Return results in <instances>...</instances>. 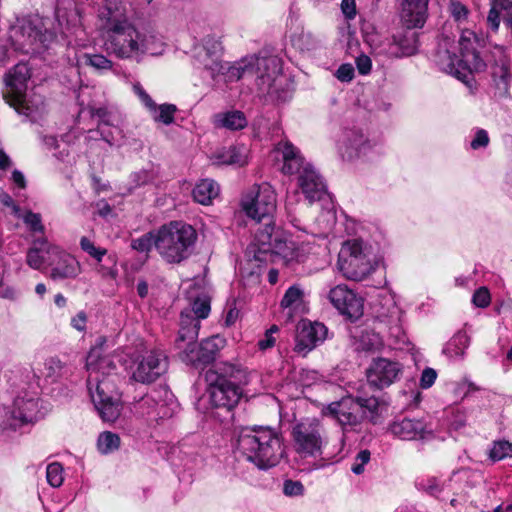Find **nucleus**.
I'll return each mask as SVG.
<instances>
[{
	"label": "nucleus",
	"mask_w": 512,
	"mask_h": 512,
	"mask_svg": "<svg viewBox=\"0 0 512 512\" xmlns=\"http://www.w3.org/2000/svg\"><path fill=\"white\" fill-rule=\"evenodd\" d=\"M51 247L59 246L50 243L45 237L35 239L26 254L27 265L34 270H43L52 258L49 251Z\"/></svg>",
	"instance_id": "c756f323"
},
{
	"label": "nucleus",
	"mask_w": 512,
	"mask_h": 512,
	"mask_svg": "<svg viewBox=\"0 0 512 512\" xmlns=\"http://www.w3.org/2000/svg\"><path fill=\"white\" fill-rule=\"evenodd\" d=\"M179 405L167 387L153 389L134 403V412L151 420L170 418L178 411Z\"/></svg>",
	"instance_id": "4468645a"
},
{
	"label": "nucleus",
	"mask_w": 512,
	"mask_h": 512,
	"mask_svg": "<svg viewBox=\"0 0 512 512\" xmlns=\"http://www.w3.org/2000/svg\"><path fill=\"white\" fill-rule=\"evenodd\" d=\"M133 91L138 96L141 103L146 107V109L151 112H155L157 104L150 97V95L144 90L140 83H136L133 85Z\"/></svg>",
	"instance_id": "864d4df0"
},
{
	"label": "nucleus",
	"mask_w": 512,
	"mask_h": 512,
	"mask_svg": "<svg viewBox=\"0 0 512 512\" xmlns=\"http://www.w3.org/2000/svg\"><path fill=\"white\" fill-rule=\"evenodd\" d=\"M474 39H475V35L473 32L465 31L462 33V35L458 41L461 56H463V54H465V52L475 50L474 41H473Z\"/></svg>",
	"instance_id": "680f3d73"
},
{
	"label": "nucleus",
	"mask_w": 512,
	"mask_h": 512,
	"mask_svg": "<svg viewBox=\"0 0 512 512\" xmlns=\"http://www.w3.org/2000/svg\"><path fill=\"white\" fill-rule=\"evenodd\" d=\"M210 311V298L206 294H202L191 302V306L189 308H186L181 312L180 322L182 321L184 313H186L190 318L200 324V320L207 318Z\"/></svg>",
	"instance_id": "e433bc0d"
},
{
	"label": "nucleus",
	"mask_w": 512,
	"mask_h": 512,
	"mask_svg": "<svg viewBox=\"0 0 512 512\" xmlns=\"http://www.w3.org/2000/svg\"><path fill=\"white\" fill-rule=\"evenodd\" d=\"M293 450L302 460H317L323 456L327 445L326 429L317 418L297 422L291 431Z\"/></svg>",
	"instance_id": "6e6552de"
},
{
	"label": "nucleus",
	"mask_w": 512,
	"mask_h": 512,
	"mask_svg": "<svg viewBox=\"0 0 512 512\" xmlns=\"http://www.w3.org/2000/svg\"><path fill=\"white\" fill-rule=\"evenodd\" d=\"M500 19L512 32V0H494L487 17L491 29H498Z\"/></svg>",
	"instance_id": "2f4dec72"
},
{
	"label": "nucleus",
	"mask_w": 512,
	"mask_h": 512,
	"mask_svg": "<svg viewBox=\"0 0 512 512\" xmlns=\"http://www.w3.org/2000/svg\"><path fill=\"white\" fill-rule=\"evenodd\" d=\"M236 451L261 470L276 466L284 456L281 434L268 426L243 427L238 431Z\"/></svg>",
	"instance_id": "20e7f679"
},
{
	"label": "nucleus",
	"mask_w": 512,
	"mask_h": 512,
	"mask_svg": "<svg viewBox=\"0 0 512 512\" xmlns=\"http://www.w3.org/2000/svg\"><path fill=\"white\" fill-rule=\"evenodd\" d=\"M387 431L393 437L405 441L425 439L431 433L424 420L404 415L396 416L388 424Z\"/></svg>",
	"instance_id": "b1692460"
},
{
	"label": "nucleus",
	"mask_w": 512,
	"mask_h": 512,
	"mask_svg": "<svg viewBox=\"0 0 512 512\" xmlns=\"http://www.w3.org/2000/svg\"><path fill=\"white\" fill-rule=\"evenodd\" d=\"M337 266L347 279L361 281L374 269V255L362 240H348L340 249Z\"/></svg>",
	"instance_id": "9b49d317"
},
{
	"label": "nucleus",
	"mask_w": 512,
	"mask_h": 512,
	"mask_svg": "<svg viewBox=\"0 0 512 512\" xmlns=\"http://www.w3.org/2000/svg\"><path fill=\"white\" fill-rule=\"evenodd\" d=\"M378 406L376 397L359 396L342 398L340 401L330 403L323 409V414L336 419L344 431L355 429L364 417L363 408L374 411Z\"/></svg>",
	"instance_id": "ddd939ff"
},
{
	"label": "nucleus",
	"mask_w": 512,
	"mask_h": 512,
	"mask_svg": "<svg viewBox=\"0 0 512 512\" xmlns=\"http://www.w3.org/2000/svg\"><path fill=\"white\" fill-rule=\"evenodd\" d=\"M22 219L30 231L34 233H44L45 228L42 224V218L39 213L28 211L23 215Z\"/></svg>",
	"instance_id": "3c124183"
},
{
	"label": "nucleus",
	"mask_w": 512,
	"mask_h": 512,
	"mask_svg": "<svg viewBox=\"0 0 512 512\" xmlns=\"http://www.w3.org/2000/svg\"><path fill=\"white\" fill-rule=\"evenodd\" d=\"M52 258L49 261V277L53 281L75 279L81 273V264L70 253L59 247H51Z\"/></svg>",
	"instance_id": "4be33fe9"
},
{
	"label": "nucleus",
	"mask_w": 512,
	"mask_h": 512,
	"mask_svg": "<svg viewBox=\"0 0 512 512\" xmlns=\"http://www.w3.org/2000/svg\"><path fill=\"white\" fill-rule=\"evenodd\" d=\"M370 45L375 53L379 55L394 58L410 56L415 54L418 49L417 34L414 31L407 30L403 35L394 36L392 41L385 39L374 43V40H372Z\"/></svg>",
	"instance_id": "412c9836"
},
{
	"label": "nucleus",
	"mask_w": 512,
	"mask_h": 512,
	"mask_svg": "<svg viewBox=\"0 0 512 512\" xmlns=\"http://www.w3.org/2000/svg\"><path fill=\"white\" fill-rule=\"evenodd\" d=\"M498 53L499 54L491 67V75L497 94L499 96H506L508 94L512 78L510 60L502 50H498Z\"/></svg>",
	"instance_id": "c85d7f7f"
},
{
	"label": "nucleus",
	"mask_w": 512,
	"mask_h": 512,
	"mask_svg": "<svg viewBox=\"0 0 512 512\" xmlns=\"http://www.w3.org/2000/svg\"><path fill=\"white\" fill-rule=\"evenodd\" d=\"M46 479L50 486L58 488L64 481V469L61 463L52 462L46 467Z\"/></svg>",
	"instance_id": "c03bdc74"
},
{
	"label": "nucleus",
	"mask_w": 512,
	"mask_h": 512,
	"mask_svg": "<svg viewBox=\"0 0 512 512\" xmlns=\"http://www.w3.org/2000/svg\"><path fill=\"white\" fill-rule=\"evenodd\" d=\"M214 123L217 127L235 131L245 128L248 121L243 112L239 110H232L217 114L215 116Z\"/></svg>",
	"instance_id": "72a5a7b5"
},
{
	"label": "nucleus",
	"mask_w": 512,
	"mask_h": 512,
	"mask_svg": "<svg viewBox=\"0 0 512 512\" xmlns=\"http://www.w3.org/2000/svg\"><path fill=\"white\" fill-rule=\"evenodd\" d=\"M0 206L7 207L12 210V213L20 217V207L15 203L13 198L5 191L0 190Z\"/></svg>",
	"instance_id": "774afa93"
},
{
	"label": "nucleus",
	"mask_w": 512,
	"mask_h": 512,
	"mask_svg": "<svg viewBox=\"0 0 512 512\" xmlns=\"http://www.w3.org/2000/svg\"><path fill=\"white\" fill-rule=\"evenodd\" d=\"M156 236L157 230L148 232L139 238L132 239L131 248L140 253H148L153 246L155 247Z\"/></svg>",
	"instance_id": "49530a36"
},
{
	"label": "nucleus",
	"mask_w": 512,
	"mask_h": 512,
	"mask_svg": "<svg viewBox=\"0 0 512 512\" xmlns=\"http://www.w3.org/2000/svg\"><path fill=\"white\" fill-rule=\"evenodd\" d=\"M277 331L278 327L276 325H272L270 329L266 331L264 338L258 341V347L260 350L265 351L275 345L276 339L273 334Z\"/></svg>",
	"instance_id": "e2e57ef3"
},
{
	"label": "nucleus",
	"mask_w": 512,
	"mask_h": 512,
	"mask_svg": "<svg viewBox=\"0 0 512 512\" xmlns=\"http://www.w3.org/2000/svg\"><path fill=\"white\" fill-rule=\"evenodd\" d=\"M226 69L220 75H226L229 82L255 77L258 91L262 95L274 96L278 91L281 74V61L277 56L251 55L234 64L225 62Z\"/></svg>",
	"instance_id": "423d86ee"
},
{
	"label": "nucleus",
	"mask_w": 512,
	"mask_h": 512,
	"mask_svg": "<svg viewBox=\"0 0 512 512\" xmlns=\"http://www.w3.org/2000/svg\"><path fill=\"white\" fill-rule=\"evenodd\" d=\"M168 370V358L163 351L153 349L137 357L129 367V379L141 384H151Z\"/></svg>",
	"instance_id": "2eb2a0df"
},
{
	"label": "nucleus",
	"mask_w": 512,
	"mask_h": 512,
	"mask_svg": "<svg viewBox=\"0 0 512 512\" xmlns=\"http://www.w3.org/2000/svg\"><path fill=\"white\" fill-rule=\"evenodd\" d=\"M461 62L462 67H460L461 70H463V67L466 68L467 74H468V84L470 86V81L472 80V73L473 72H482L486 68V64L484 60L480 57V55L475 51L471 50L468 52H465L463 56H461Z\"/></svg>",
	"instance_id": "ea45409f"
},
{
	"label": "nucleus",
	"mask_w": 512,
	"mask_h": 512,
	"mask_svg": "<svg viewBox=\"0 0 512 512\" xmlns=\"http://www.w3.org/2000/svg\"><path fill=\"white\" fill-rule=\"evenodd\" d=\"M83 63L98 71H108L113 67L112 61L101 54H84Z\"/></svg>",
	"instance_id": "a18cd8bd"
},
{
	"label": "nucleus",
	"mask_w": 512,
	"mask_h": 512,
	"mask_svg": "<svg viewBox=\"0 0 512 512\" xmlns=\"http://www.w3.org/2000/svg\"><path fill=\"white\" fill-rule=\"evenodd\" d=\"M302 301V289L299 286L293 285L286 290L281 300V306L284 309H288V315L291 316V314L301 306Z\"/></svg>",
	"instance_id": "a19ab883"
},
{
	"label": "nucleus",
	"mask_w": 512,
	"mask_h": 512,
	"mask_svg": "<svg viewBox=\"0 0 512 512\" xmlns=\"http://www.w3.org/2000/svg\"><path fill=\"white\" fill-rule=\"evenodd\" d=\"M490 293L486 287L477 289L472 297V302L475 306L485 308L490 304Z\"/></svg>",
	"instance_id": "13d9d810"
},
{
	"label": "nucleus",
	"mask_w": 512,
	"mask_h": 512,
	"mask_svg": "<svg viewBox=\"0 0 512 512\" xmlns=\"http://www.w3.org/2000/svg\"><path fill=\"white\" fill-rule=\"evenodd\" d=\"M479 389L480 388L475 383L464 378L456 384L455 394L462 395V397L465 398Z\"/></svg>",
	"instance_id": "bf43d9fd"
},
{
	"label": "nucleus",
	"mask_w": 512,
	"mask_h": 512,
	"mask_svg": "<svg viewBox=\"0 0 512 512\" xmlns=\"http://www.w3.org/2000/svg\"><path fill=\"white\" fill-rule=\"evenodd\" d=\"M275 150L282 157L281 171L285 175H303L306 170H310L313 165L302 155L299 148L293 145L289 140H282L277 143Z\"/></svg>",
	"instance_id": "a878e982"
},
{
	"label": "nucleus",
	"mask_w": 512,
	"mask_h": 512,
	"mask_svg": "<svg viewBox=\"0 0 512 512\" xmlns=\"http://www.w3.org/2000/svg\"><path fill=\"white\" fill-rule=\"evenodd\" d=\"M177 108L173 104H161L157 105L155 112H151L150 115L154 121L170 125L174 121V115Z\"/></svg>",
	"instance_id": "37998d69"
},
{
	"label": "nucleus",
	"mask_w": 512,
	"mask_h": 512,
	"mask_svg": "<svg viewBox=\"0 0 512 512\" xmlns=\"http://www.w3.org/2000/svg\"><path fill=\"white\" fill-rule=\"evenodd\" d=\"M248 152L245 145L230 146L218 155V160L222 164L243 166L248 161Z\"/></svg>",
	"instance_id": "4c0bfd02"
},
{
	"label": "nucleus",
	"mask_w": 512,
	"mask_h": 512,
	"mask_svg": "<svg viewBox=\"0 0 512 512\" xmlns=\"http://www.w3.org/2000/svg\"><path fill=\"white\" fill-rule=\"evenodd\" d=\"M282 492L287 497H299L304 495L305 488L301 481L286 479L283 482Z\"/></svg>",
	"instance_id": "8fccbe9b"
},
{
	"label": "nucleus",
	"mask_w": 512,
	"mask_h": 512,
	"mask_svg": "<svg viewBox=\"0 0 512 512\" xmlns=\"http://www.w3.org/2000/svg\"><path fill=\"white\" fill-rule=\"evenodd\" d=\"M54 33L49 30L39 17L25 18L10 30L11 45L15 51L24 54H37L48 48L54 40Z\"/></svg>",
	"instance_id": "9d476101"
},
{
	"label": "nucleus",
	"mask_w": 512,
	"mask_h": 512,
	"mask_svg": "<svg viewBox=\"0 0 512 512\" xmlns=\"http://www.w3.org/2000/svg\"><path fill=\"white\" fill-rule=\"evenodd\" d=\"M219 185L212 179L200 180L193 189V197L196 202L208 205L219 195Z\"/></svg>",
	"instance_id": "f704fd0d"
},
{
	"label": "nucleus",
	"mask_w": 512,
	"mask_h": 512,
	"mask_svg": "<svg viewBox=\"0 0 512 512\" xmlns=\"http://www.w3.org/2000/svg\"><path fill=\"white\" fill-rule=\"evenodd\" d=\"M133 91L138 96L141 103L146 107V109L151 112H155L157 104L150 97V95L144 90L140 83H136L133 85Z\"/></svg>",
	"instance_id": "603ef678"
},
{
	"label": "nucleus",
	"mask_w": 512,
	"mask_h": 512,
	"mask_svg": "<svg viewBox=\"0 0 512 512\" xmlns=\"http://www.w3.org/2000/svg\"><path fill=\"white\" fill-rule=\"evenodd\" d=\"M38 401L32 395L17 396L12 407L0 405V428L16 429L37 418Z\"/></svg>",
	"instance_id": "f3484780"
},
{
	"label": "nucleus",
	"mask_w": 512,
	"mask_h": 512,
	"mask_svg": "<svg viewBox=\"0 0 512 512\" xmlns=\"http://www.w3.org/2000/svg\"><path fill=\"white\" fill-rule=\"evenodd\" d=\"M223 46L219 38L207 35L193 48V64L208 72L212 79L224 73L226 64L222 60Z\"/></svg>",
	"instance_id": "dca6fc26"
},
{
	"label": "nucleus",
	"mask_w": 512,
	"mask_h": 512,
	"mask_svg": "<svg viewBox=\"0 0 512 512\" xmlns=\"http://www.w3.org/2000/svg\"><path fill=\"white\" fill-rule=\"evenodd\" d=\"M327 332L322 323L301 321L297 326L295 350L306 354L326 339Z\"/></svg>",
	"instance_id": "bb28decb"
},
{
	"label": "nucleus",
	"mask_w": 512,
	"mask_h": 512,
	"mask_svg": "<svg viewBox=\"0 0 512 512\" xmlns=\"http://www.w3.org/2000/svg\"><path fill=\"white\" fill-rule=\"evenodd\" d=\"M437 378V373L433 368H425L422 371L421 377H420V387L422 389H428L430 388Z\"/></svg>",
	"instance_id": "338daca9"
},
{
	"label": "nucleus",
	"mask_w": 512,
	"mask_h": 512,
	"mask_svg": "<svg viewBox=\"0 0 512 512\" xmlns=\"http://www.w3.org/2000/svg\"><path fill=\"white\" fill-rule=\"evenodd\" d=\"M330 303L349 319H358L363 314L362 298L346 285H337L328 293Z\"/></svg>",
	"instance_id": "5701e85b"
},
{
	"label": "nucleus",
	"mask_w": 512,
	"mask_h": 512,
	"mask_svg": "<svg viewBox=\"0 0 512 512\" xmlns=\"http://www.w3.org/2000/svg\"><path fill=\"white\" fill-rule=\"evenodd\" d=\"M371 453L369 450H361L354 458L351 470L354 474L360 475L364 472V466L370 461Z\"/></svg>",
	"instance_id": "4d7b16f0"
},
{
	"label": "nucleus",
	"mask_w": 512,
	"mask_h": 512,
	"mask_svg": "<svg viewBox=\"0 0 512 512\" xmlns=\"http://www.w3.org/2000/svg\"><path fill=\"white\" fill-rule=\"evenodd\" d=\"M354 338V349L359 352H373L380 349L383 345L381 336L370 330H361Z\"/></svg>",
	"instance_id": "473e14b6"
},
{
	"label": "nucleus",
	"mask_w": 512,
	"mask_h": 512,
	"mask_svg": "<svg viewBox=\"0 0 512 512\" xmlns=\"http://www.w3.org/2000/svg\"><path fill=\"white\" fill-rule=\"evenodd\" d=\"M402 374V365L387 358L373 360L367 369L368 384L378 390L385 389L398 381Z\"/></svg>",
	"instance_id": "aec40b11"
},
{
	"label": "nucleus",
	"mask_w": 512,
	"mask_h": 512,
	"mask_svg": "<svg viewBox=\"0 0 512 512\" xmlns=\"http://www.w3.org/2000/svg\"><path fill=\"white\" fill-rule=\"evenodd\" d=\"M30 78V70L26 63L20 62L9 70L4 77V82L9 92L4 97L15 111L35 121L44 110L43 102L40 99L28 101L24 94L26 83Z\"/></svg>",
	"instance_id": "1a4fd4ad"
},
{
	"label": "nucleus",
	"mask_w": 512,
	"mask_h": 512,
	"mask_svg": "<svg viewBox=\"0 0 512 512\" xmlns=\"http://www.w3.org/2000/svg\"><path fill=\"white\" fill-rule=\"evenodd\" d=\"M133 91L138 96L141 103L146 107V109L151 112H155L157 104L150 97V95L144 90L140 83H136L133 85Z\"/></svg>",
	"instance_id": "6e6d98bb"
},
{
	"label": "nucleus",
	"mask_w": 512,
	"mask_h": 512,
	"mask_svg": "<svg viewBox=\"0 0 512 512\" xmlns=\"http://www.w3.org/2000/svg\"><path fill=\"white\" fill-rule=\"evenodd\" d=\"M490 142L488 132L484 129H477L475 135L470 143V147L473 150L485 148Z\"/></svg>",
	"instance_id": "052dcab7"
},
{
	"label": "nucleus",
	"mask_w": 512,
	"mask_h": 512,
	"mask_svg": "<svg viewBox=\"0 0 512 512\" xmlns=\"http://www.w3.org/2000/svg\"><path fill=\"white\" fill-rule=\"evenodd\" d=\"M79 244L80 248L97 262H101L103 257L107 254L105 248L96 246L95 243L86 236L81 237Z\"/></svg>",
	"instance_id": "de8ad7c7"
},
{
	"label": "nucleus",
	"mask_w": 512,
	"mask_h": 512,
	"mask_svg": "<svg viewBox=\"0 0 512 512\" xmlns=\"http://www.w3.org/2000/svg\"><path fill=\"white\" fill-rule=\"evenodd\" d=\"M245 214L262 223L256 231L254 244L250 247L257 261H265L268 254L288 257L291 247L282 231L275 227L273 215L276 211V193L269 183L253 185L241 200Z\"/></svg>",
	"instance_id": "f257e3e1"
},
{
	"label": "nucleus",
	"mask_w": 512,
	"mask_h": 512,
	"mask_svg": "<svg viewBox=\"0 0 512 512\" xmlns=\"http://www.w3.org/2000/svg\"><path fill=\"white\" fill-rule=\"evenodd\" d=\"M297 186L309 204L320 201L327 195L326 184L314 166L297 177Z\"/></svg>",
	"instance_id": "cd10ccee"
},
{
	"label": "nucleus",
	"mask_w": 512,
	"mask_h": 512,
	"mask_svg": "<svg viewBox=\"0 0 512 512\" xmlns=\"http://www.w3.org/2000/svg\"><path fill=\"white\" fill-rule=\"evenodd\" d=\"M165 46L162 36L152 28L137 27L125 18L108 21L104 47L119 59L139 62L145 55H162Z\"/></svg>",
	"instance_id": "7ed1b4c3"
},
{
	"label": "nucleus",
	"mask_w": 512,
	"mask_h": 512,
	"mask_svg": "<svg viewBox=\"0 0 512 512\" xmlns=\"http://www.w3.org/2000/svg\"><path fill=\"white\" fill-rule=\"evenodd\" d=\"M202 363L209 364L215 360L217 353L224 346V339L220 336H212L204 339L200 344Z\"/></svg>",
	"instance_id": "58836bf2"
},
{
	"label": "nucleus",
	"mask_w": 512,
	"mask_h": 512,
	"mask_svg": "<svg viewBox=\"0 0 512 512\" xmlns=\"http://www.w3.org/2000/svg\"><path fill=\"white\" fill-rule=\"evenodd\" d=\"M196 240L191 225L172 221L157 230L155 249L166 263L179 264L191 256Z\"/></svg>",
	"instance_id": "0eeeda50"
},
{
	"label": "nucleus",
	"mask_w": 512,
	"mask_h": 512,
	"mask_svg": "<svg viewBox=\"0 0 512 512\" xmlns=\"http://www.w3.org/2000/svg\"><path fill=\"white\" fill-rule=\"evenodd\" d=\"M298 196V193L297 192H294L293 195L291 196H288L287 197V200H286V211H287V215H288V218L290 220V222L297 228H300L299 226V219H297L295 217V202H296V198Z\"/></svg>",
	"instance_id": "69168bd1"
},
{
	"label": "nucleus",
	"mask_w": 512,
	"mask_h": 512,
	"mask_svg": "<svg viewBox=\"0 0 512 512\" xmlns=\"http://www.w3.org/2000/svg\"><path fill=\"white\" fill-rule=\"evenodd\" d=\"M338 152L347 161H370L383 154V146L380 141L369 138L361 129L353 127L342 131L338 140Z\"/></svg>",
	"instance_id": "f8f14e48"
},
{
	"label": "nucleus",
	"mask_w": 512,
	"mask_h": 512,
	"mask_svg": "<svg viewBox=\"0 0 512 512\" xmlns=\"http://www.w3.org/2000/svg\"><path fill=\"white\" fill-rule=\"evenodd\" d=\"M133 91L138 96L141 103L146 107V109L151 112H155L157 104L150 97V95L144 90L140 83H136L133 85Z\"/></svg>",
	"instance_id": "5fc2aeb1"
},
{
	"label": "nucleus",
	"mask_w": 512,
	"mask_h": 512,
	"mask_svg": "<svg viewBox=\"0 0 512 512\" xmlns=\"http://www.w3.org/2000/svg\"><path fill=\"white\" fill-rule=\"evenodd\" d=\"M91 116L98 121V131L102 139L109 145H113L119 137H122L121 126L124 122L122 112L113 105H102L90 109Z\"/></svg>",
	"instance_id": "6ab92c4d"
},
{
	"label": "nucleus",
	"mask_w": 512,
	"mask_h": 512,
	"mask_svg": "<svg viewBox=\"0 0 512 512\" xmlns=\"http://www.w3.org/2000/svg\"><path fill=\"white\" fill-rule=\"evenodd\" d=\"M210 403L230 411L243 396V386L249 383V374L240 365L220 362L209 368L204 375Z\"/></svg>",
	"instance_id": "39448f33"
},
{
	"label": "nucleus",
	"mask_w": 512,
	"mask_h": 512,
	"mask_svg": "<svg viewBox=\"0 0 512 512\" xmlns=\"http://www.w3.org/2000/svg\"><path fill=\"white\" fill-rule=\"evenodd\" d=\"M334 75L341 82H350L354 78V67L348 63L342 64Z\"/></svg>",
	"instance_id": "0e129e2a"
},
{
	"label": "nucleus",
	"mask_w": 512,
	"mask_h": 512,
	"mask_svg": "<svg viewBox=\"0 0 512 512\" xmlns=\"http://www.w3.org/2000/svg\"><path fill=\"white\" fill-rule=\"evenodd\" d=\"M435 62L447 74L453 75L465 84H468L466 68L462 67L461 56L456 54V46L449 38H444L438 46Z\"/></svg>",
	"instance_id": "393cba45"
},
{
	"label": "nucleus",
	"mask_w": 512,
	"mask_h": 512,
	"mask_svg": "<svg viewBox=\"0 0 512 512\" xmlns=\"http://www.w3.org/2000/svg\"><path fill=\"white\" fill-rule=\"evenodd\" d=\"M428 0H406L403 19L408 30L422 28L427 19Z\"/></svg>",
	"instance_id": "7c9ffc66"
},
{
	"label": "nucleus",
	"mask_w": 512,
	"mask_h": 512,
	"mask_svg": "<svg viewBox=\"0 0 512 512\" xmlns=\"http://www.w3.org/2000/svg\"><path fill=\"white\" fill-rule=\"evenodd\" d=\"M198 334L199 323L184 313L175 340V348L179 351L181 361L196 367L205 365L202 363L200 346L197 344Z\"/></svg>",
	"instance_id": "a211bd4d"
},
{
	"label": "nucleus",
	"mask_w": 512,
	"mask_h": 512,
	"mask_svg": "<svg viewBox=\"0 0 512 512\" xmlns=\"http://www.w3.org/2000/svg\"><path fill=\"white\" fill-rule=\"evenodd\" d=\"M120 438L112 432H103L99 435L97 446L102 454H109L119 448Z\"/></svg>",
	"instance_id": "79ce46f5"
},
{
	"label": "nucleus",
	"mask_w": 512,
	"mask_h": 512,
	"mask_svg": "<svg viewBox=\"0 0 512 512\" xmlns=\"http://www.w3.org/2000/svg\"><path fill=\"white\" fill-rule=\"evenodd\" d=\"M469 344L470 338L466 332L459 331L447 342L443 353L451 359H462Z\"/></svg>",
	"instance_id": "c9c22d12"
},
{
	"label": "nucleus",
	"mask_w": 512,
	"mask_h": 512,
	"mask_svg": "<svg viewBox=\"0 0 512 512\" xmlns=\"http://www.w3.org/2000/svg\"><path fill=\"white\" fill-rule=\"evenodd\" d=\"M86 369L88 391L99 416L104 421L114 422L122 410L115 362L103 355L102 345L94 346L87 355Z\"/></svg>",
	"instance_id": "f03ea898"
},
{
	"label": "nucleus",
	"mask_w": 512,
	"mask_h": 512,
	"mask_svg": "<svg viewBox=\"0 0 512 512\" xmlns=\"http://www.w3.org/2000/svg\"><path fill=\"white\" fill-rule=\"evenodd\" d=\"M489 455L493 461H500L506 457H512V443L505 440L494 442Z\"/></svg>",
	"instance_id": "09e8293b"
}]
</instances>
